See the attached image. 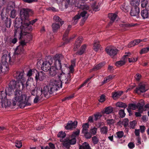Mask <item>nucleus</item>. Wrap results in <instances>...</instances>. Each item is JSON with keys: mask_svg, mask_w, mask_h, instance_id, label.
Listing matches in <instances>:
<instances>
[{"mask_svg": "<svg viewBox=\"0 0 149 149\" xmlns=\"http://www.w3.org/2000/svg\"><path fill=\"white\" fill-rule=\"evenodd\" d=\"M142 76L141 74L139 73H137L135 76V78L137 81H139L141 79Z\"/></svg>", "mask_w": 149, "mask_h": 149, "instance_id": "obj_58", "label": "nucleus"}, {"mask_svg": "<svg viewBox=\"0 0 149 149\" xmlns=\"http://www.w3.org/2000/svg\"><path fill=\"white\" fill-rule=\"evenodd\" d=\"M80 133V130L79 129H77V131H74L72 135V137H75L76 136H78Z\"/></svg>", "mask_w": 149, "mask_h": 149, "instance_id": "obj_56", "label": "nucleus"}, {"mask_svg": "<svg viewBox=\"0 0 149 149\" xmlns=\"http://www.w3.org/2000/svg\"><path fill=\"white\" fill-rule=\"evenodd\" d=\"M27 75L29 77L33 76L35 77V80L42 81L45 78L46 74L42 71H38L35 69L30 70L27 72Z\"/></svg>", "mask_w": 149, "mask_h": 149, "instance_id": "obj_10", "label": "nucleus"}, {"mask_svg": "<svg viewBox=\"0 0 149 149\" xmlns=\"http://www.w3.org/2000/svg\"><path fill=\"white\" fill-rule=\"evenodd\" d=\"M72 139H70L69 142L70 144V145H74L75 144L76 142V139L75 138V137H72Z\"/></svg>", "mask_w": 149, "mask_h": 149, "instance_id": "obj_54", "label": "nucleus"}, {"mask_svg": "<svg viewBox=\"0 0 149 149\" xmlns=\"http://www.w3.org/2000/svg\"><path fill=\"white\" fill-rule=\"evenodd\" d=\"M86 45L84 44L79 49L76 53L77 55H81L85 52Z\"/></svg>", "mask_w": 149, "mask_h": 149, "instance_id": "obj_25", "label": "nucleus"}, {"mask_svg": "<svg viewBox=\"0 0 149 149\" xmlns=\"http://www.w3.org/2000/svg\"><path fill=\"white\" fill-rule=\"evenodd\" d=\"M15 146L16 147L20 148L22 146V143L21 141H16L15 142Z\"/></svg>", "mask_w": 149, "mask_h": 149, "instance_id": "obj_52", "label": "nucleus"}, {"mask_svg": "<svg viewBox=\"0 0 149 149\" xmlns=\"http://www.w3.org/2000/svg\"><path fill=\"white\" fill-rule=\"evenodd\" d=\"M105 63L104 62L101 63L95 66L93 69L94 70H97L100 69L105 64Z\"/></svg>", "mask_w": 149, "mask_h": 149, "instance_id": "obj_42", "label": "nucleus"}, {"mask_svg": "<svg viewBox=\"0 0 149 149\" xmlns=\"http://www.w3.org/2000/svg\"><path fill=\"white\" fill-rule=\"evenodd\" d=\"M135 25V24H132L123 23L120 24V26L122 27V29L123 31H125L128 30L130 27L134 26Z\"/></svg>", "mask_w": 149, "mask_h": 149, "instance_id": "obj_24", "label": "nucleus"}, {"mask_svg": "<svg viewBox=\"0 0 149 149\" xmlns=\"http://www.w3.org/2000/svg\"><path fill=\"white\" fill-rule=\"evenodd\" d=\"M54 61V58H48V60L45 61L43 62L41 68L42 70L45 72H47L51 68V65L52 64L53 61Z\"/></svg>", "mask_w": 149, "mask_h": 149, "instance_id": "obj_12", "label": "nucleus"}, {"mask_svg": "<svg viewBox=\"0 0 149 149\" xmlns=\"http://www.w3.org/2000/svg\"><path fill=\"white\" fill-rule=\"evenodd\" d=\"M118 15L115 13H109L108 15V17L110 19V21L109 24H111L113 22L117 17Z\"/></svg>", "mask_w": 149, "mask_h": 149, "instance_id": "obj_27", "label": "nucleus"}, {"mask_svg": "<svg viewBox=\"0 0 149 149\" xmlns=\"http://www.w3.org/2000/svg\"><path fill=\"white\" fill-rule=\"evenodd\" d=\"M65 6L66 8H68L70 5H74L76 6L77 5V0H65Z\"/></svg>", "mask_w": 149, "mask_h": 149, "instance_id": "obj_22", "label": "nucleus"}, {"mask_svg": "<svg viewBox=\"0 0 149 149\" xmlns=\"http://www.w3.org/2000/svg\"><path fill=\"white\" fill-rule=\"evenodd\" d=\"M107 124L109 125H111L115 123V120L113 119H108L107 120Z\"/></svg>", "mask_w": 149, "mask_h": 149, "instance_id": "obj_53", "label": "nucleus"}, {"mask_svg": "<svg viewBox=\"0 0 149 149\" xmlns=\"http://www.w3.org/2000/svg\"><path fill=\"white\" fill-rule=\"evenodd\" d=\"M130 127V128L134 129L135 126L137 124L136 121V120H134L132 121H130L129 123Z\"/></svg>", "mask_w": 149, "mask_h": 149, "instance_id": "obj_47", "label": "nucleus"}, {"mask_svg": "<svg viewBox=\"0 0 149 149\" xmlns=\"http://www.w3.org/2000/svg\"><path fill=\"white\" fill-rule=\"evenodd\" d=\"M129 123V120L127 118H125L124 119L123 121H120L118 123V124H122L123 125L124 127H127Z\"/></svg>", "mask_w": 149, "mask_h": 149, "instance_id": "obj_38", "label": "nucleus"}, {"mask_svg": "<svg viewBox=\"0 0 149 149\" xmlns=\"http://www.w3.org/2000/svg\"><path fill=\"white\" fill-rule=\"evenodd\" d=\"M143 41L142 40H140V39L135 40L130 42L128 44V47L129 48L132 47L135 45H137L141 41Z\"/></svg>", "mask_w": 149, "mask_h": 149, "instance_id": "obj_28", "label": "nucleus"}, {"mask_svg": "<svg viewBox=\"0 0 149 149\" xmlns=\"http://www.w3.org/2000/svg\"><path fill=\"white\" fill-rule=\"evenodd\" d=\"M72 26L71 25H69L68 26L67 29L66 30L64 34L63 35V39L64 41L63 43V45L67 44L69 42L70 40L66 38V37L68 36V33L69 32L70 29L71 28Z\"/></svg>", "mask_w": 149, "mask_h": 149, "instance_id": "obj_20", "label": "nucleus"}, {"mask_svg": "<svg viewBox=\"0 0 149 149\" xmlns=\"http://www.w3.org/2000/svg\"><path fill=\"white\" fill-rule=\"evenodd\" d=\"M6 95L3 91L0 92V103L1 104L2 107H9L11 104L10 100L6 98Z\"/></svg>", "mask_w": 149, "mask_h": 149, "instance_id": "obj_11", "label": "nucleus"}, {"mask_svg": "<svg viewBox=\"0 0 149 149\" xmlns=\"http://www.w3.org/2000/svg\"><path fill=\"white\" fill-rule=\"evenodd\" d=\"M54 66H52L49 70L48 71L49 72V74L52 76H54L56 75L57 72V70H58L56 68V65H55V57H54Z\"/></svg>", "mask_w": 149, "mask_h": 149, "instance_id": "obj_23", "label": "nucleus"}, {"mask_svg": "<svg viewBox=\"0 0 149 149\" xmlns=\"http://www.w3.org/2000/svg\"><path fill=\"white\" fill-rule=\"evenodd\" d=\"M100 45L99 43V42L98 40H95L94 42L93 45V49L96 51H97L99 49Z\"/></svg>", "mask_w": 149, "mask_h": 149, "instance_id": "obj_34", "label": "nucleus"}, {"mask_svg": "<svg viewBox=\"0 0 149 149\" xmlns=\"http://www.w3.org/2000/svg\"><path fill=\"white\" fill-rule=\"evenodd\" d=\"M140 0H131L130 3L134 7H138L140 4Z\"/></svg>", "mask_w": 149, "mask_h": 149, "instance_id": "obj_41", "label": "nucleus"}, {"mask_svg": "<svg viewBox=\"0 0 149 149\" xmlns=\"http://www.w3.org/2000/svg\"><path fill=\"white\" fill-rule=\"evenodd\" d=\"M105 100V96L102 95L100 96V98L99 100V101L100 102H102L104 101Z\"/></svg>", "mask_w": 149, "mask_h": 149, "instance_id": "obj_62", "label": "nucleus"}, {"mask_svg": "<svg viewBox=\"0 0 149 149\" xmlns=\"http://www.w3.org/2000/svg\"><path fill=\"white\" fill-rule=\"evenodd\" d=\"M12 103L13 106L17 104L21 108H23L25 106H30L31 105V103L29 102L28 100H27L26 95L22 94V92L21 91L16 92L14 100H13Z\"/></svg>", "mask_w": 149, "mask_h": 149, "instance_id": "obj_3", "label": "nucleus"}, {"mask_svg": "<svg viewBox=\"0 0 149 149\" xmlns=\"http://www.w3.org/2000/svg\"><path fill=\"white\" fill-rule=\"evenodd\" d=\"M123 93V92L121 91H118L112 92V96L114 99H116L118 98Z\"/></svg>", "mask_w": 149, "mask_h": 149, "instance_id": "obj_32", "label": "nucleus"}, {"mask_svg": "<svg viewBox=\"0 0 149 149\" xmlns=\"http://www.w3.org/2000/svg\"><path fill=\"white\" fill-rule=\"evenodd\" d=\"M8 60L9 63L10 64H12L15 61V59H11L10 56L9 55L6 56H3L1 58L2 64H0V72L1 75L2 74H4L7 72L9 70L8 66Z\"/></svg>", "mask_w": 149, "mask_h": 149, "instance_id": "obj_8", "label": "nucleus"}, {"mask_svg": "<svg viewBox=\"0 0 149 149\" xmlns=\"http://www.w3.org/2000/svg\"><path fill=\"white\" fill-rule=\"evenodd\" d=\"M101 116L102 115H100L99 114H95L94 117V120L97 121V120L100 119Z\"/></svg>", "mask_w": 149, "mask_h": 149, "instance_id": "obj_61", "label": "nucleus"}, {"mask_svg": "<svg viewBox=\"0 0 149 149\" xmlns=\"http://www.w3.org/2000/svg\"><path fill=\"white\" fill-rule=\"evenodd\" d=\"M116 106L117 107L123 108L125 109L127 106L125 103L121 102H118L116 104Z\"/></svg>", "mask_w": 149, "mask_h": 149, "instance_id": "obj_40", "label": "nucleus"}, {"mask_svg": "<svg viewBox=\"0 0 149 149\" xmlns=\"http://www.w3.org/2000/svg\"><path fill=\"white\" fill-rule=\"evenodd\" d=\"M137 58H128L129 63H133L136 62L137 60Z\"/></svg>", "mask_w": 149, "mask_h": 149, "instance_id": "obj_60", "label": "nucleus"}, {"mask_svg": "<svg viewBox=\"0 0 149 149\" xmlns=\"http://www.w3.org/2000/svg\"><path fill=\"white\" fill-rule=\"evenodd\" d=\"M123 60H120L116 62V65L118 67L124 65L125 63V59H122Z\"/></svg>", "mask_w": 149, "mask_h": 149, "instance_id": "obj_43", "label": "nucleus"}, {"mask_svg": "<svg viewBox=\"0 0 149 149\" xmlns=\"http://www.w3.org/2000/svg\"><path fill=\"white\" fill-rule=\"evenodd\" d=\"M116 134L117 137L120 139L123 137L124 134V132L123 131H120L117 132Z\"/></svg>", "mask_w": 149, "mask_h": 149, "instance_id": "obj_55", "label": "nucleus"}, {"mask_svg": "<svg viewBox=\"0 0 149 149\" xmlns=\"http://www.w3.org/2000/svg\"><path fill=\"white\" fill-rule=\"evenodd\" d=\"M66 134L63 131H61L58 134L57 136L58 137L61 138L62 139L64 138L66 136Z\"/></svg>", "mask_w": 149, "mask_h": 149, "instance_id": "obj_48", "label": "nucleus"}, {"mask_svg": "<svg viewBox=\"0 0 149 149\" xmlns=\"http://www.w3.org/2000/svg\"><path fill=\"white\" fill-rule=\"evenodd\" d=\"M139 13L140 9L138 7H133L132 8L130 12L131 16L138 18L139 17Z\"/></svg>", "mask_w": 149, "mask_h": 149, "instance_id": "obj_17", "label": "nucleus"}, {"mask_svg": "<svg viewBox=\"0 0 149 149\" xmlns=\"http://www.w3.org/2000/svg\"><path fill=\"white\" fill-rule=\"evenodd\" d=\"M128 107L130 109L134 110L136 108H137V105L134 104H129Z\"/></svg>", "mask_w": 149, "mask_h": 149, "instance_id": "obj_50", "label": "nucleus"}, {"mask_svg": "<svg viewBox=\"0 0 149 149\" xmlns=\"http://www.w3.org/2000/svg\"><path fill=\"white\" fill-rule=\"evenodd\" d=\"M128 146L130 149H132L135 147V145L134 143L132 142H130L128 145Z\"/></svg>", "mask_w": 149, "mask_h": 149, "instance_id": "obj_64", "label": "nucleus"}, {"mask_svg": "<svg viewBox=\"0 0 149 149\" xmlns=\"http://www.w3.org/2000/svg\"><path fill=\"white\" fill-rule=\"evenodd\" d=\"M24 71L19 72L18 71H15L14 72L13 76L14 78H16L22 86V90L24 89L26 87V89H29L30 85L29 84V80L28 79L25 83L26 81V78L24 76Z\"/></svg>", "mask_w": 149, "mask_h": 149, "instance_id": "obj_7", "label": "nucleus"}, {"mask_svg": "<svg viewBox=\"0 0 149 149\" xmlns=\"http://www.w3.org/2000/svg\"><path fill=\"white\" fill-rule=\"evenodd\" d=\"M97 130V128L95 127H91L88 133L91 135V137H92V135H95L96 134Z\"/></svg>", "mask_w": 149, "mask_h": 149, "instance_id": "obj_39", "label": "nucleus"}, {"mask_svg": "<svg viewBox=\"0 0 149 149\" xmlns=\"http://www.w3.org/2000/svg\"><path fill=\"white\" fill-rule=\"evenodd\" d=\"M83 144L85 149H91L89 144L88 143L85 142Z\"/></svg>", "mask_w": 149, "mask_h": 149, "instance_id": "obj_57", "label": "nucleus"}, {"mask_svg": "<svg viewBox=\"0 0 149 149\" xmlns=\"http://www.w3.org/2000/svg\"><path fill=\"white\" fill-rule=\"evenodd\" d=\"M144 104V101L143 100H140L139 102L137 104V108L139 110L143 109V107Z\"/></svg>", "mask_w": 149, "mask_h": 149, "instance_id": "obj_36", "label": "nucleus"}, {"mask_svg": "<svg viewBox=\"0 0 149 149\" xmlns=\"http://www.w3.org/2000/svg\"><path fill=\"white\" fill-rule=\"evenodd\" d=\"M32 14V11L29 9L23 8L22 9L20 12V16L22 22L24 23L22 27H20L22 29L23 28H25L27 26V24L30 26L32 30V28L31 25H33L37 20L38 19H35L31 21H29V15Z\"/></svg>", "mask_w": 149, "mask_h": 149, "instance_id": "obj_4", "label": "nucleus"}, {"mask_svg": "<svg viewBox=\"0 0 149 149\" xmlns=\"http://www.w3.org/2000/svg\"><path fill=\"white\" fill-rule=\"evenodd\" d=\"M71 75L68 73L66 76L65 72H61L59 75L60 81H53L48 86L50 89V92L54 93L58 90V89L62 88V83H69L71 80Z\"/></svg>", "mask_w": 149, "mask_h": 149, "instance_id": "obj_2", "label": "nucleus"}, {"mask_svg": "<svg viewBox=\"0 0 149 149\" xmlns=\"http://www.w3.org/2000/svg\"><path fill=\"white\" fill-rule=\"evenodd\" d=\"M92 8L93 10L95 11H97L99 10L98 5L96 2L93 3L92 5Z\"/></svg>", "mask_w": 149, "mask_h": 149, "instance_id": "obj_44", "label": "nucleus"}, {"mask_svg": "<svg viewBox=\"0 0 149 149\" xmlns=\"http://www.w3.org/2000/svg\"><path fill=\"white\" fill-rule=\"evenodd\" d=\"M87 12L85 10H83L80 14V15H77L74 17L72 20V23L74 25H76L77 23L78 20L81 17H85L87 14Z\"/></svg>", "mask_w": 149, "mask_h": 149, "instance_id": "obj_16", "label": "nucleus"}, {"mask_svg": "<svg viewBox=\"0 0 149 149\" xmlns=\"http://www.w3.org/2000/svg\"><path fill=\"white\" fill-rule=\"evenodd\" d=\"M113 111V108L111 106H109L105 108L102 111V113L103 114H109L111 113Z\"/></svg>", "mask_w": 149, "mask_h": 149, "instance_id": "obj_30", "label": "nucleus"}, {"mask_svg": "<svg viewBox=\"0 0 149 149\" xmlns=\"http://www.w3.org/2000/svg\"><path fill=\"white\" fill-rule=\"evenodd\" d=\"M25 28L22 29L20 26H18L17 29H15L14 32L15 35L18 34L20 36L19 40H20L19 42L20 44L18 46V48L21 47H24L26 45V43L31 40L32 38V36L30 33L31 31V28L30 26L26 25Z\"/></svg>", "mask_w": 149, "mask_h": 149, "instance_id": "obj_1", "label": "nucleus"}, {"mask_svg": "<svg viewBox=\"0 0 149 149\" xmlns=\"http://www.w3.org/2000/svg\"><path fill=\"white\" fill-rule=\"evenodd\" d=\"M53 93L50 92V89L48 86H44L43 89L39 88L36 90V97L34 98L33 102L35 103H37L40 99L43 98L44 97L47 98L50 95Z\"/></svg>", "mask_w": 149, "mask_h": 149, "instance_id": "obj_6", "label": "nucleus"}, {"mask_svg": "<svg viewBox=\"0 0 149 149\" xmlns=\"http://www.w3.org/2000/svg\"><path fill=\"white\" fill-rule=\"evenodd\" d=\"M60 26L61 25L59 23H53L52 24V27L53 32L54 33L57 32L58 29L59 28Z\"/></svg>", "mask_w": 149, "mask_h": 149, "instance_id": "obj_33", "label": "nucleus"}, {"mask_svg": "<svg viewBox=\"0 0 149 149\" xmlns=\"http://www.w3.org/2000/svg\"><path fill=\"white\" fill-rule=\"evenodd\" d=\"M108 131V128L104 126L100 129V132L102 134H106Z\"/></svg>", "mask_w": 149, "mask_h": 149, "instance_id": "obj_46", "label": "nucleus"}, {"mask_svg": "<svg viewBox=\"0 0 149 149\" xmlns=\"http://www.w3.org/2000/svg\"><path fill=\"white\" fill-rule=\"evenodd\" d=\"M120 8L125 13L127 12L129 10V6L127 5L125 3H124L121 5L120 7Z\"/></svg>", "mask_w": 149, "mask_h": 149, "instance_id": "obj_37", "label": "nucleus"}, {"mask_svg": "<svg viewBox=\"0 0 149 149\" xmlns=\"http://www.w3.org/2000/svg\"><path fill=\"white\" fill-rule=\"evenodd\" d=\"M74 66L72 64H71L69 67V73L70 74V73H73L74 72Z\"/></svg>", "mask_w": 149, "mask_h": 149, "instance_id": "obj_63", "label": "nucleus"}, {"mask_svg": "<svg viewBox=\"0 0 149 149\" xmlns=\"http://www.w3.org/2000/svg\"><path fill=\"white\" fill-rule=\"evenodd\" d=\"M92 141L93 143L95 145L98 143L99 139L97 136H95L92 137Z\"/></svg>", "mask_w": 149, "mask_h": 149, "instance_id": "obj_45", "label": "nucleus"}, {"mask_svg": "<svg viewBox=\"0 0 149 149\" xmlns=\"http://www.w3.org/2000/svg\"><path fill=\"white\" fill-rule=\"evenodd\" d=\"M24 51V47H20L19 48H18L17 47L16 48L15 52V56H14V57H13V59H14V58L16 57V55L22 54L23 53Z\"/></svg>", "mask_w": 149, "mask_h": 149, "instance_id": "obj_31", "label": "nucleus"}, {"mask_svg": "<svg viewBox=\"0 0 149 149\" xmlns=\"http://www.w3.org/2000/svg\"><path fill=\"white\" fill-rule=\"evenodd\" d=\"M22 86L19 81L12 79L8 84V87L6 88L5 90V93L6 95H11L14 94V97L15 98V94L17 91L22 89Z\"/></svg>", "mask_w": 149, "mask_h": 149, "instance_id": "obj_5", "label": "nucleus"}, {"mask_svg": "<svg viewBox=\"0 0 149 149\" xmlns=\"http://www.w3.org/2000/svg\"><path fill=\"white\" fill-rule=\"evenodd\" d=\"M105 51L108 54L113 57L117 54L118 50L114 47L108 46L106 48Z\"/></svg>", "mask_w": 149, "mask_h": 149, "instance_id": "obj_14", "label": "nucleus"}, {"mask_svg": "<svg viewBox=\"0 0 149 149\" xmlns=\"http://www.w3.org/2000/svg\"><path fill=\"white\" fill-rule=\"evenodd\" d=\"M63 56L61 54H56L55 56V64L56 65L58 70H61V72H65L66 69H68V66L66 64L62 65L61 63V60L63 58Z\"/></svg>", "mask_w": 149, "mask_h": 149, "instance_id": "obj_9", "label": "nucleus"}, {"mask_svg": "<svg viewBox=\"0 0 149 149\" xmlns=\"http://www.w3.org/2000/svg\"><path fill=\"white\" fill-rule=\"evenodd\" d=\"M89 126V125L88 123L83 124L82 126V133L84 134L85 138L87 139H89L91 138V135L88 132Z\"/></svg>", "mask_w": 149, "mask_h": 149, "instance_id": "obj_13", "label": "nucleus"}, {"mask_svg": "<svg viewBox=\"0 0 149 149\" xmlns=\"http://www.w3.org/2000/svg\"><path fill=\"white\" fill-rule=\"evenodd\" d=\"M62 144L63 146L65 147L67 149L69 148L70 147V145L69 142H63V143Z\"/></svg>", "mask_w": 149, "mask_h": 149, "instance_id": "obj_59", "label": "nucleus"}, {"mask_svg": "<svg viewBox=\"0 0 149 149\" xmlns=\"http://www.w3.org/2000/svg\"><path fill=\"white\" fill-rule=\"evenodd\" d=\"M16 16V11L14 9L12 10L10 12V16L11 17L14 18Z\"/></svg>", "mask_w": 149, "mask_h": 149, "instance_id": "obj_51", "label": "nucleus"}, {"mask_svg": "<svg viewBox=\"0 0 149 149\" xmlns=\"http://www.w3.org/2000/svg\"><path fill=\"white\" fill-rule=\"evenodd\" d=\"M53 19L55 21L56 23H59L61 26L64 23V21H62L61 19L57 16H54L53 17Z\"/></svg>", "mask_w": 149, "mask_h": 149, "instance_id": "obj_35", "label": "nucleus"}, {"mask_svg": "<svg viewBox=\"0 0 149 149\" xmlns=\"http://www.w3.org/2000/svg\"><path fill=\"white\" fill-rule=\"evenodd\" d=\"M124 109H120L119 111V114L120 115V117L121 118L124 117L125 115V113Z\"/></svg>", "mask_w": 149, "mask_h": 149, "instance_id": "obj_49", "label": "nucleus"}, {"mask_svg": "<svg viewBox=\"0 0 149 149\" xmlns=\"http://www.w3.org/2000/svg\"><path fill=\"white\" fill-rule=\"evenodd\" d=\"M147 84H146L142 83L139 84L138 86L136 89V92L137 93L145 92L148 89V88H147Z\"/></svg>", "mask_w": 149, "mask_h": 149, "instance_id": "obj_15", "label": "nucleus"}, {"mask_svg": "<svg viewBox=\"0 0 149 149\" xmlns=\"http://www.w3.org/2000/svg\"><path fill=\"white\" fill-rule=\"evenodd\" d=\"M146 9H143L141 11V15L143 19L149 18V12Z\"/></svg>", "mask_w": 149, "mask_h": 149, "instance_id": "obj_26", "label": "nucleus"}, {"mask_svg": "<svg viewBox=\"0 0 149 149\" xmlns=\"http://www.w3.org/2000/svg\"><path fill=\"white\" fill-rule=\"evenodd\" d=\"M6 14H3L2 12L1 14V19L4 22L5 26L7 28L10 26L11 22V19L6 17Z\"/></svg>", "mask_w": 149, "mask_h": 149, "instance_id": "obj_18", "label": "nucleus"}, {"mask_svg": "<svg viewBox=\"0 0 149 149\" xmlns=\"http://www.w3.org/2000/svg\"><path fill=\"white\" fill-rule=\"evenodd\" d=\"M82 37H79L76 40L74 45V50L75 51H77L78 49L80 47L82 41Z\"/></svg>", "mask_w": 149, "mask_h": 149, "instance_id": "obj_21", "label": "nucleus"}, {"mask_svg": "<svg viewBox=\"0 0 149 149\" xmlns=\"http://www.w3.org/2000/svg\"><path fill=\"white\" fill-rule=\"evenodd\" d=\"M141 6L142 8L145 7L146 9L149 11V1L148 2L147 0H141Z\"/></svg>", "mask_w": 149, "mask_h": 149, "instance_id": "obj_29", "label": "nucleus"}, {"mask_svg": "<svg viewBox=\"0 0 149 149\" xmlns=\"http://www.w3.org/2000/svg\"><path fill=\"white\" fill-rule=\"evenodd\" d=\"M77 123V122L76 121H75L74 122L71 120L69 121L67 123L65 127V128L67 130H72L76 127Z\"/></svg>", "mask_w": 149, "mask_h": 149, "instance_id": "obj_19", "label": "nucleus"}]
</instances>
